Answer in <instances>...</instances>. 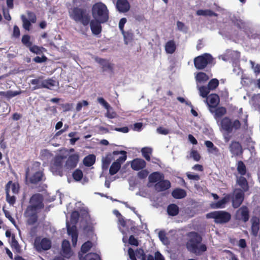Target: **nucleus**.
I'll return each mask as SVG.
<instances>
[{"label":"nucleus","mask_w":260,"mask_h":260,"mask_svg":"<svg viewBox=\"0 0 260 260\" xmlns=\"http://www.w3.org/2000/svg\"><path fill=\"white\" fill-rule=\"evenodd\" d=\"M44 198L40 193H35L31 196L24 212V216L27 224L32 225L36 224L39 219V214L44 208Z\"/></svg>","instance_id":"1"},{"label":"nucleus","mask_w":260,"mask_h":260,"mask_svg":"<svg viewBox=\"0 0 260 260\" xmlns=\"http://www.w3.org/2000/svg\"><path fill=\"white\" fill-rule=\"evenodd\" d=\"M188 236L190 238L186 243V247L190 252L200 255L207 250L206 245L201 243L202 236L197 232H190Z\"/></svg>","instance_id":"2"},{"label":"nucleus","mask_w":260,"mask_h":260,"mask_svg":"<svg viewBox=\"0 0 260 260\" xmlns=\"http://www.w3.org/2000/svg\"><path fill=\"white\" fill-rule=\"evenodd\" d=\"M40 165V162L35 161L30 168L27 167L25 169V179L28 180L30 183L37 184L43 180L44 174L41 170Z\"/></svg>","instance_id":"3"},{"label":"nucleus","mask_w":260,"mask_h":260,"mask_svg":"<svg viewBox=\"0 0 260 260\" xmlns=\"http://www.w3.org/2000/svg\"><path fill=\"white\" fill-rule=\"evenodd\" d=\"M70 16L75 22L80 23L85 26L89 24L90 16L89 12L85 9L74 7L70 12Z\"/></svg>","instance_id":"4"},{"label":"nucleus","mask_w":260,"mask_h":260,"mask_svg":"<svg viewBox=\"0 0 260 260\" xmlns=\"http://www.w3.org/2000/svg\"><path fill=\"white\" fill-rule=\"evenodd\" d=\"M92 15L94 19L102 23L107 22L109 18V10L107 6L101 2L94 4L92 7Z\"/></svg>","instance_id":"5"},{"label":"nucleus","mask_w":260,"mask_h":260,"mask_svg":"<svg viewBox=\"0 0 260 260\" xmlns=\"http://www.w3.org/2000/svg\"><path fill=\"white\" fill-rule=\"evenodd\" d=\"M214 58L211 54L205 53L196 57L193 59L195 68L198 70H204L207 67H212L214 64Z\"/></svg>","instance_id":"6"},{"label":"nucleus","mask_w":260,"mask_h":260,"mask_svg":"<svg viewBox=\"0 0 260 260\" xmlns=\"http://www.w3.org/2000/svg\"><path fill=\"white\" fill-rule=\"evenodd\" d=\"M206 217L208 218L213 219L214 222L217 224H225L231 219V214L223 210L211 212L206 215Z\"/></svg>","instance_id":"7"},{"label":"nucleus","mask_w":260,"mask_h":260,"mask_svg":"<svg viewBox=\"0 0 260 260\" xmlns=\"http://www.w3.org/2000/svg\"><path fill=\"white\" fill-rule=\"evenodd\" d=\"M67 156L62 155H57L53 158L50 165L51 171L56 175L62 176L63 175V160Z\"/></svg>","instance_id":"8"},{"label":"nucleus","mask_w":260,"mask_h":260,"mask_svg":"<svg viewBox=\"0 0 260 260\" xmlns=\"http://www.w3.org/2000/svg\"><path fill=\"white\" fill-rule=\"evenodd\" d=\"M51 240L47 238H43L41 239L40 237H36L35 240L34 246L38 252L50 249L51 247Z\"/></svg>","instance_id":"9"},{"label":"nucleus","mask_w":260,"mask_h":260,"mask_svg":"<svg viewBox=\"0 0 260 260\" xmlns=\"http://www.w3.org/2000/svg\"><path fill=\"white\" fill-rule=\"evenodd\" d=\"M79 154L76 152L69 155L67 157L64 167L66 170L70 171L75 168L79 161Z\"/></svg>","instance_id":"10"},{"label":"nucleus","mask_w":260,"mask_h":260,"mask_svg":"<svg viewBox=\"0 0 260 260\" xmlns=\"http://www.w3.org/2000/svg\"><path fill=\"white\" fill-rule=\"evenodd\" d=\"M244 193L242 190L238 189L234 190L233 194L231 195L232 206L234 208L237 209L241 206L244 201Z\"/></svg>","instance_id":"11"},{"label":"nucleus","mask_w":260,"mask_h":260,"mask_svg":"<svg viewBox=\"0 0 260 260\" xmlns=\"http://www.w3.org/2000/svg\"><path fill=\"white\" fill-rule=\"evenodd\" d=\"M206 102L210 111L213 113V109L215 108L219 103V97L217 94H211L207 98Z\"/></svg>","instance_id":"12"},{"label":"nucleus","mask_w":260,"mask_h":260,"mask_svg":"<svg viewBox=\"0 0 260 260\" xmlns=\"http://www.w3.org/2000/svg\"><path fill=\"white\" fill-rule=\"evenodd\" d=\"M236 216L238 219L246 222L249 219V210L246 206H242L236 212Z\"/></svg>","instance_id":"13"},{"label":"nucleus","mask_w":260,"mask_h":260,"mask_svg":"<svg viewBox=\"0 0 260 260\" xmlns=\"http://www.w3.org/2000/svg\"><path fill=\"white\" fill-rule=\"evenodd\" d=\"M230 151L235 156H238L242 154L243 149L239 142L233 141L229 146Z\"/></svg>","instance_id":"14"},{"label":"nucleus","mask_w":260,"mask_h":260,"mask_svg":"<svg viewBox=\"0 0 260 260\" xmlns=\"http://www.w3.org/2000/svg\"><path fill=\"white\" fill-rule=\"evenodd\" d=\"M251 234L256 237L259 230L260 219L258 217L253 216L251 218Z\"/></svg>","instance_id":"15"},{"label":"nucleus","mask_w":260,"mask_h":260,"mask_svg":"<svg viewBox=\"0 0 260 260\" xmlns=\"http://www.w3.org/2000/svg\"><path fill=\"white\" fill-rule=\"evenodd\" d=\"M131 166L133 170L139 171L146 167V162L142 158H137L131 161Z\"/></svg>","instance_id":"16"},{"label":"nucleus","mask_w":260,"mask_h":260,"mask_svg":"<svg viewBox=\"0 0 260 260\" xmlns=\"http://www.w3.org/2000/svg\"><path fill=\"white\" fill-rule=\"evenodd\" d=\"M90 26L92 33L94 35H98L102 32V25L103 23L99 20L93 19L90 20Z\"/></svg>","instance_id":"17"},{"label":"nucleus","mask_w":260,"mask_h":260,"mask_svg":"<svg viewBox=\"0 0 260 260\" xmlns=\"http://www.w3.org/2000/svg\"><path fill=\"white\" fill-rule=\"evenodd\" d=\"M61 252L63 256L68 259L70 258L72 255L71 248L69 241L63 240L61 244Z\"/></svg>","instance_id":"18"},{"label":"nucleus","mask_w":260,"mask_h":260,"mask_svg":"<svg viewBox=\"0 0 260 260\" xmlns=\"http://www.w3.org/2000/svg\"><path fill=\"white\" fill-rule=\"evenodd\" d=\"M236 184L240 187V188L237 189L242 190L243 192L245 193L249 190V187L248 181L243 176L237 178Z\"/></svg>","instance_id":"19"},{"label":"nucleus","mask_w":260,"mask_h":260,"mask_svg":"<svg viewBox=\"0 0 260 260\" xmlns=\"http://www.w3.org/2000/svg\"><path fill=\"white\" fill-rule=\"evenodd\" d=\"M116 7L121 13L127 12L130 9V5L127 0H117Z\"/></svg>","instance_id":"20"},{"label":"nucleus","mask_w":260,"mask_h":260,"mask_svg":"<svg viewBox=\"0 0 260 260\" xmlns=\"http://www.w3.org/2000/svg\"><path fill=\"white\" fill-rule=\"evenodd\" d=\"M232 24L236 26L238 29L241 30H245L246 27V22L241 19L239 16L234 15L231 18Z\"/></svg>","instance_id":"21"},{"label":"nucleus","mask_w":260,"mask_h":260,"mask_svg":"<svg viewBox=\"0 0 260 260\" xmlns=\"http://www.w3.org/2000/svg\"><path fill=\"white\" fill-rule=\"evenodd\" d=\"M231 199V194H226L221 200L212 204L211 208L213 209L223 208L225 207V205L230 201Z\"/></svg>","instance_id":"22"},{"label":"nucleus","mask_w":260,"mask_h":260,"mask_svg":"<svg viewBox=\"0 0 260 260\" xmlns=\"http://www.w3.org/2000/svg\"><path fill=\"white\" fill-rule=\"evenodd\" d=\"M221 127L227 133L230 134L232 132V120L228 117L223 118L220 121Z\"/></svg>","instance_id":"23"},{"label":"nucleus","mask_w":260,"mask_h":260,"mask_svg":"<svg viewBox=\"0 0 260 260\" xmlns=\"http://www.w3.org/2000/svg\"><path fill=\"white\" fill-rule=\"evenodd\" d=\"M155 189L157 191L167 190L171 187V183L168 180H160L155 184Z\"/></svg>","instance_id":"24"},{"label":"nucleus","mask_w":260,"mask_h":260,"mask_svg":"<svg viewBox=\"0 0 260 260\" xmlns=\"http://www.w3.org/2000/svg\"><path fill=\"white\" fill-rule=\"evenodd\" d=\"M96 61L102 66L103 72L109 70L112 73H113V64L109 62L105 59L99 58Z\"/></svg>","instance_id":"25"},{"label":"nucleus","mask_w":260,"mask_h":260,"mask_svg":"<svg viewBox=\"0 0 260 260\" xmlns=\"http://www.w3.org/2000/svg\"><path fill=\"white\" fill-rule=\"evenodd\" d=\"M115 157H114V154L112 153H108L105 157L102 158V168L104 170L107 169L111 161L113 160H114Z\"/></svg>","instance_id":"26"},{"label":"nucleus","mask_w":260,"mask_h":260,"mask_svg":"<svg viewBox=\"0 0 260 260\" xmlns=\"http://www.w3.org/2000/svg\"><path fill=\"white\" fill-rule=\"evenodd\" d=\"M11 182H8L5 186L6 191V201L12 206H13L16 201V197L14 196H11L10 192H9V185L11 184Z\"/></svg>","instance_id":"27"},{"label":"nucleus","mask_w":260,"mask_h":260,"mask_svg":"<svg viewBox=\"0 0 260 260\" xmlns=\"http://www.w3.org/2000/svg\"><path fill=\"white\" fill-rule=\"evenodd\" d=\"M176 45L173 40L168 41L165 45V49L167 53L173 54L176 50Z\"/></svg>","instance_id":"28"},{"label":"nucleus","mask_w":260,"mask_h":260,"mask_svg":"<svg viewBox=\"0 0 260 260\" xmlns=\"http://www.w3.org/2000/svg\"><path fill=\"white\" fill-rule=\"evenodd\" d=\"M164 178V177L162 174L158 172H154L149 175L148 180L150 183H157L160 180L163 179Z\"/></svg>","instance_id":"29"},{"label":"nucleus","mask_w":260,"mask_h":260,"mask_svg":"<svg viewBox=\"0 0 260 260\" xmlns=\"http://www.w3.org/2000/svg\"><path fill=\"white\" fill-rule=\"evenodd\" d=\"M113 154H114V156L118 154L121 155V156H119L118 158H117L115 161V162H118L121 166V164H122L127 158V153L124 150L114 151L113 152Z\"/></svg>","instance_id":"30"},{"label":"nucleus","mask_w":260,"mask_h":260,"mask_svg":"<svg viewBox=\"0 0 260 260\" xmlns=\"http://www.w3.org/2000/svg\"><path fill=\"white\" fill-rule=\"evenodd\" d=\"M179 209L178 206L175 204H171L167 207V213L169 215L175 216L178 214Z\"/></svg>","instance_id":"31"},{"label":"nucleus","mask_w":260,"mask_h":260,"mask_svg":"<svg viewBox=\"0 0 260 260\" xmlns=\"http://www.w3.org/2000/svg\"><path fill=\"white\" fill-rule=\"evenodd\" d=\"M173 197L176 199H180L184 198L186 196V191L181 188H176L173 190L172 192Z\"/></svg>","instance_id":"32"},{"label":"nucleus","mask_w":260,"mask_h":260,"mask_svg":"<svg viewBox=\"0 0 260 260\" xmlns=\"http://www.w3.org/2000/svg\"><path fill=\"white\" fill-rule=\"evenodd\" d=\"M196 14L198 16H205V17H206V16H210V17L215 16V17H217L218 16V14H217L216 13L214 12L213 11H212L211 10H209V9H206V10L200 9V10H198L196 12Z\"/></svg>","instance_id":"33"},{"label":"nucleus","mask_w":260,"mask_h":260,"mask_svg":"<svg viewBox=\"0 0 260 260\" xmlns=\"http://www.w3.org/2000/svg\"><path fill=\"white\" fill-rule=\"evenodd\" d=\"M195 78L198 83H205L209 79V77L205 73L200 72L197 73Z\"/></svg>","instance_id":"34"},{"label":"nucleus","mask_w":260,"mask_h":260,"mask_svg":"<svg viewBox=\"0 0 260 260\" xmlns=\"http://www.w3.org/2000/svg\"><path fill=\"white\" fill-rule=\"evenodd\" d=\"M213 110V113H214V118L217 119V118H221L226 113V109L225 107H216Z\"/></svg>","instance_id":"35"},{"label":"nucleus","mask_w":260,"mask_h":260,"mask_svg":"<svg viewBox=\"0 0 260 260\" xmlns=\"http://www.w3.org/2000/svg\"><path fill=\"white\" fill-rule=\"evenodd\" d=\"M95 161V156L93 154H90L86 156L83 160V164L86 167H91Z\"/></svg>","instance_id":"36"},{"label":"nucleus","mask_w":260,"mask_h":260,"mask_svg":"<svg viewBox=\"0 0 260 260\" xmlns=\"http://www.w3.org/2000/svg\"><path fill=\"white\" fill-rule=\"evenodd\" d=\"M237 170L241 176L245 175L246 173L247 169L245 165L242 160H239L237 163Z\"/></svg>","instance_id":"37"},{"label":"nucleus","mask_w":260,"mask_h":260,"mask_svg":"<svg viewBox=\"0 0 260 260\" xmlns=\"http://www.w3.org/2000/svg\"><path fill=\"white\" fill-rule=\"evenodd\" d=\"M55 80L51 78L47 80H44L42 83L41 86L39 87H43L51 89V87L55 86Z\"/></svg>","instance_id":"38"},{"label":"nucleus","mask_w":260,"mask_h":260,"mask_svg":"<svg viewBox=\"0 0 260 260\" xmlns=\"http://www.w3.org/2000/svg\"><path fill=\"white\" fill-rule=\"evenodd\" d=\"M43 76H40L37 79H32L30 80V83L32 85L35 86L32 87L33 90H36L40 88H43V87H39L41 86L42 83L43 81Z\"/></svg>","instance_id":"39"},{"label":"nucleus","mask_w":260,"mask_h":260,"mask_svg":"<svg viewBox=\"0 0 260 260\" xmlns=\"http://www.w3.org/2000/svg\"><path fill=\"white\" fill-rule=\"evenodd\" d=\"M11 246L13 250H15L16 251V252L19 253H21V247L19 245L17 240L15 239V237L14 235H13L12 236Z\"/></svg>","instance_id":"40"},{"label":"nucleus","mask_w":260,"mask_h":260,"mask_svg":"<svg viewBox=\"0 0 260 260\" xmlns=\"http://www.w3.org/2000/svg\"><path fill=\"white\" fill-rule=\"evenodd\" d=\"M121 168V165L118 162H113L109 169V174L114 175L116 174Z\"/></svg>","instance_id":"41"},{"label":"nucleus","mask_w":260,"mask_h":260,"mask_svg":"<svg viewBox=\"0 0 260 260\" xmlns=\"http://www.w3.org/2000/svg\"><path fill=\"white\" fill-rule=\"evenodd\" d=\"M123 36L125 44H127L129 42H131L133 40L134 34L131 31H127L121 32Z\"/></svg>","instance_id":"42"},{"label":"nucleus","mask_w":260,"mask_h":260,"mask_svg":"<svg viewBox=\"0 0 260 260\" xmlns=\"http://www.w3.org/2000/svg\"><path fill=\"white\" fill-rule=\"evenodd\" d=\"M11 183L9 185V192H10V189L11 188L12 191L14 194H17L19 191V185L18 183L13 182L12 181H9Z\"/></svg>","instance_id":"43"},{"label":"nucleus","mask_w":260,"mask_h":260,"mask_svg":"<svg viewBox=\"0 0 260 260\" xmlns=\"http://www.w3.org/2000/svg\"><path fill=\"white\" fill-rule=\"evenodd\" d=\"M142 155L147 160L150 161L151 158L150 155L152 153V149L151 148L145 147L141 150Z\"/></svg>","instance_id":"44"},{"label":"nucleus","mask_w":260,"mask_h":260,"mask_svg":"<svg viewBox=\"0 0 260 260\" xmlns=\"http://www.w3.org/2000/svg\"><path fill=\"white\" fill-rule=\"evenodd\" d=\"M200 95L203 98H207L210 90L208 86H201L198 87Z\"/></svg>","instance_id":"45"},{"label":"nucleus","mask_w":260,"mask_h":260,"mask_svg":"<svg viewBox=\"0 0 260 260\" xmlns=\"http://www.w3.org/2000/svg\"><path fill=\"white\" fill-rule=\"evenodd\" d=\"M67 228L68 234L72 236L78 235V231L77 229V227L75 225H73L72 226H70V225L67 223Z\"/></svg>","instance_id":"46"},{"label":"nucleus","mask_w":260,"mask_h":260,"mask_svg":"<svg viewBox=\"0 0 260 260\" xmlns=\"http://www.w3.org/2000/svg\"><path fill=\"white\" fill-rule=\"evenodd\" d=\"M92 247V243L90 241H87L84 243L81 247V251L83 253L87 252Z\"/></svg>","instance_id":"47"},{"label":"nucleus","mask_w":260,"mask_h":260,"mask_svg":"<svg viewBox=\"0 0 260 260\" xmlns=\"http://www.w3.org/2000/svg\"><path fill=\"white\" fill-rule=\"evenodd\" d=\"M22 43L27 48L31 47L32 43L30 41V37L28 35H24L21 39Z\"/></svg>","instance_id":"48"},{"label":"nucleus","mask_w":260,"mask_h":260,"mask_svg":"<svg viewBox=\"0 0 260 260\" xmlns=\"http://www.w3.org/2000/svg\"><path fill=\"white\" fill-rule=\"evenodd\" d=\"M219 85V81L216 78L212 79L208 84V87L210 90L215 89Z\"/></svg>","instance_id":"49"},{"label":"nucleus","mask_w":260,"mask_h":260,"mask_svg":"<svg viewBox=\"0 0 260 260\" xmlns=\"http://www.w3.org/2000/svg\"><path fill=\"white\" fill-rule=\"evenodd\" d=\"M23 22V27L26 30H29L31 22L28 20L24 15L21 16Z\"/></svg>","instance_id":"50"},{"label":"nucleus","mask_w":260,"mask_h":260,"mask_svg":"<svg viewBox=\"0 0 260 260\" xmlns=\"http://www.w3.org/2000/svg\"><path fill=\"white\" fill-rule=\"evenodd\" d=\"M72 176L75 180L79 181L83 177V172L81 170L77 169L73 173Z\"/></svg>","instance_id":"51"},{"label":"nucleus","mask_w":260,"mask_h":260,"mask_svg":"<svg viewBox=\"0 0 260 260\" xmlns=\"http://www.w3.org/2000/svg\"><path fill=\"white\" fill-rule=\"evenodd\" d=\"M146 260H165V259L162 254L159 251H157L155 253L154 257L151 254H149Z\"/></svg>","instance_id":"52"},{"label":"nucleus","mask_w":260,"mask_h":260,"mask_svg":"<svg viewBox=\"0 0 260 260\" xmlns=\"http://www.w3.org/2000/svg\"><path fill=\"white\" fill-rule=\"evenodd\" d=\"M135 252L136 256L141 260H146V256L144 250L142 248L137 249Z\"/></svg>","instance_id":"53"},{"label":"nucleus","mask_w":260,"mask_h":260,"mask_svg":"<svg viewBox=\"0 0 260 260\" xmlns=\"http://www.w3.org/2000/svg\"><path fill=\"white\" fill-rule=\"evenodd\" d=\"M23 91H12L8 90L6 91V98L8 99H10L16 95L20 94Z\"/></svg>","instance_id":"54"},{"label":"nucleus","mask_w":260,"mask_h":260,"mask_svg":"<svg viewBox=\"0 0 260 260\" xmlns=\"http://www.w3.org/2000/svg\"><path fill=\"white\" fill-rule=\"evenodd\" d=\"M43 48V47H40L37 45H31V47H29L28 49H29L30 51L36 53L37 54H40L42 53V50L41 49Z\"/></svg>","instance_id":"55"},{"label":"nucleus","mask_w":260,"mask_h":260,"mask_svg":"<svg viewBox=\"0 0 260 260\" xmlns=\"http://www.w3.org/2000/svg\"><path fill=\"white\" fill-rule=\"evenodd\" d=\"M158 237L161 241L164 244H167L168 243V238L166 236L165 232L162 231H160L158 233Z\"/></svg>","instance_id":"56"},{"label":"nucleus","mask_w":260,"mask_h":260,"mask_svg":"<svg viewBox=\"0 0 260 260\" xmlns=\"http://www.w3.org/2000/svg\"><path fill=\"white\" fill-rule=\"evenodd\" d=\"M250 64L251 65V68L254 71V73L256 76H257L260 74V64H255L254 62L252 61H250Z\"/></svg>","instance_id":"57"},{"label":"nucleus","mask_w":260,"mask_h":260,"mask_svg":"<svg viewBox=\"0 0 260 260\" xmlns=\"http://www.w3.org/2000/svg\"><path fill=\"white\" fill-rule=\"evenodd\" d=\"M86 256L88 260H101L99 255L96 253H89Z\"/></svg>","instance_id":"58"},{"label":"nucleus","mask_w":260,"mask_h":260,"mask_svg":"<svg viewBox=\"0 0 260 260\" xmlns=\"http://www.w3.org/2000/svg\"><path fill=\"white\" fill-rule=\"evenodd\" d=\"M149 174V172L147 170L142 169L138 173V177L141 179H145Z\"/></svg>","instance_id":"59"},{"label":"nucleus","mask_w":260,"mask_h":260,"mask_svg":"<svg viewBox=\"0 0 260 260\" xmlns=\"http://www.w3.org/2000/svg\"><path fill=\"white\" fill-rule=\"evenodd\" d=\"M98 101L100 104L103 105L104 107V108L107 110H109V108H110V105L106 101H105V100L103 98H98Z\"/></svg>","instance_id":"60"},{"label":"nucleus","mask_w":260,"mask_h":260,"mask_svg":"<svg viewBox=\"0 0 260 260\" xmlns=\"http://www.w3.org/2000/svg\"><path fill=\"white\" fill-rule=\"evenodd\" d=\"M241 123L239 120L236 119V120H234L233 122L232 121V126H232V131L233 130V129H234L235 130H238V129H240V128L241 127Z\"/></svg>","instance_id":"61"},{"label":"nucleus","mask_w":260,"mask_h":260,"mask_svg":"<svg viewBox=\"0 0 260 260\" xmlns=\"http://www.w3.org/2000/svg\"><path fill=\"white\" fill-rule=\"evenodd\" d=\"M47 57L45 55H43L42 57L36 56L33 58V60L36 63H42L46 61Z\"/></svg>","instance_id":"62"},{"label":"nucleus","mask_w":260,"mask_h":260,"mask_svg":"<svg viewBox=\"0 0 260 260\" xmlns=\"http://www.w3.org/2000/svg\"><path fill=\"white\" fill-rule=\"evenodd\" d=\"M190 156L192 157L193 159L197 161L200 160L201 156L197 150H193L191 151L190 153Z\"/></svg>","instance_id":"63"},{"label":"nucleus","mask_w":260,"mask_h":260,"mask_svg":"<svg viewBox=\"0 0 260 260\" xmlns=\"http://www.w3.org/2000/svg\"><path fill=\"white\" fill-rule=\"evenodd\" d=\"M27 14L28 17V19L32 23H35L36 22L37 18L35 14L32 12L28 11L27 12Z\"/></svg>","instance_id":"64"}]
</instances>
